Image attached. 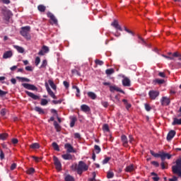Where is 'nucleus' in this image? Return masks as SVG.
<instances>
[{"label": "nucleus", "mask_w": 181, "mask_h": 181, "mask_svg": "<svg viewBox=\"0 0 181 181\" xmlns=\"http://www.w3.org/2000/svg\"><path fill=\"white\" fill-rule=\"evenodd\" d=\"M71 168L73 170H76L78 175H82L83 172L88 170V165L83 161H79L78 165L77 163H74Z\"/></svg>", "instance_id": "obj_1"}, {"label": "nucleus", "mask_w": 181, "mask_h": 181, "mask_svg": "<svg viewBox=\"0 0 181 181\" xmlns=\"http://www.w3.org/2000/svg\"><path fill=\"white\" fill-rule=\"evenodd\" d=\"M176 165L172 167L173 172L181 177V158H178L175 161Z\"/></svg>", "instance_id": "obj_2"}, {"label": "nucleus", "mask_w": 181, "mask_h": 181, "mask_svg": "<svg viewBox=\"0 0 181 181\" xmlns=\"http://www.w3.org/2000/svg\"><path fill=\"white\" fill-rule=\"evenodd\" d=\"M29 32H30V27L25 26L21 28V35L23 36L27 40H30V35H29Z\"/></svg>", "instance_id": "obj_3"}, {"label": "nucleus", "mask_w": 181, "mask_h": 181, "mask_svg": "<svg viewBox=\"0 0 181 181\" xmlns=\"http://www.w3.org/2000/svg\"><path fill=\"white\" fill-rule=\"evenodd\" d=\"M4 21H6V22H9V19H11L12 16H13V14L11 11L7 10L4 11Z\"/></svg>", "instance_id": "obj_4"}, {"label": "nucleus", "mask_w": 181, "mask_h": 181, "mask_svg": "<svg viewBox=\"0 0 181 181\" xmlns=\"http://www.w3.org/2000/svg\"><path fill=\"white\" fill-rule=\"evenodd\" d=\"M148 95L151 100H156V97L159 96V91L158 90H150L148 92Z\"/></svg>", "instance_id": "obj_5"}, {"label": "nucleus", "mask_w": 181, "mask_h": 181, "mask_svg": "<svg viewBox=\"0 0 181 181\" xmlns=\"http://www.w3.org/2000/svg\"><path fill=\"white\" fill-rule=\"evenodd\" d=\"M54 163L57 170H62V163L56 156H54Z\"/></svg>", "instance_id": "obj_6"}, {"label": "nucleus", "mask_w": 181, "mask_h": 181, "mask_svg": "<svg viewBox=\"0 0 181 181\" xmlns=\"http://www.w3.org/2000/svg\"><path fill=\"white\" fill-rule=\"evenodd\" d=\"M65 149H66V152L68 153H76V150H74V148H73V146L70 144H66L64 145Z\"/></svg>", "instance_id": "obj_7"}, {"label": "nucleus", "mask_w": 181, "mask_h": 181, "mask_svg": "<svg viewBox=\"0 0 181 181\" xmlns=\"http://www.w3.org/2000/svg\"><path fill=\"white\" fill-rule=\"evenodd\" d=\"M110 88V91L111 93H115V91H117V93H124V90H122L121 88H118V86L114 85H111L109 86Z\"/></svg>", "instance_id": "obj_8"}, {"label": "nucleus", "mask_w": 181, "mask_h": 181, "mask_svg": "<svg viewBox=\"0 0 181 181\" xmlns=\"http://www.w3.org/2000/svg\"><path fill=\"white\" fill-rule=\"evenodd\" d=\"M22 86L24 87V88H26L27 90H31L32 91H36V90H37V88H36L35 85L30 83H23Z\"/></svg>", "instance_id": "obj_9"}, {"label": "nucleus", "mask_w": 181, "mask_h": 181, "mask_svg": "<svg viewBox=\"0 0 181 181\" xmlns=\"http://www.w3.org/2000/svg\"><path fill=\"white\" fill-rule=\"evenodd\" d=\"M45 88L49 94V95H50V97H52V98H54V100H56V95H54V93H53L52 91V89L50 88V87H49V84L47 83H45Z\"/></svg>", "instance_id": "obj_10"}, {"label": "nucleus", "mask_w": 181, "mask_h": 181, "mask_svg": "<svg viewBox=\"0 0 181 181\" xmlns=\"http://www.w3.org/2000/svg\"><path fill=\"white\" fill-rule=\"evenodd\" d=\"M160 103L162 105H164V106L169 105V104H170V98L166 96H163L160 100Z\"/></svg>", "instance_id": "obj_11"}, {"label": "nucleus", "mask_w": 181, "mask_h": 181, "mask_svg": "<svg viewBox=\"0 0 181 181\" xmlns=\"http://www.w3.org/2000/svg\"><path fill=\"white\" fill-rule=\"evenodd\" d=\"M170 158H172V155L164 152L160 153V159L162 162H164L165 159H170Z\"/></svg>", "instance_id": "obj_12"}, {"label": "nucleus", "mask_w": 181, "mask_h": 181, "mask_svg": "<svg viewBox=\"0 0 181 181\" xmlns=\"http://www.w3.org/2000/svg\"><path fill=\"white\" fill-rule=\"evenodd\" d=\"M123 79H122V84L124 86V87H131V80H129V78H128L127 77H124L123 76Z\"/></svg>", "instance_id": "obj_13"}, {"label": "nucleus", "mask_w": 181, "mask_h": 181, "mask_svg": "<svg viewBox=\"0 0 181 181\" xmlns=\"http://www.w3.org/2000/svg\"><path fill=\"white\" fill-rule=\"evenodd\" d=\"M163 57H165V59H168L169 60H173L174 59L173 57H179L178 60H181V54H180L177 52H174L173 54V57H168V56L163 55Z\"/></svg>", "instance_id": "obj_14"}, {"label": "nucleus", "mask_w": 181, "mask_h": 181, "mask_svg": "<svg viewBox=\"0 0 181 181\" xmlns=\"http://www.w3.org/2000/svg\"><path fill=\"white\" fill-rule=\"evenodd\" d=\"M111 25L113 26V28H115L116 30H120V32H122V28H121L119 24H118V21H117L115 20L111 23Z\"/></svg>", "instance_id": "obj_15"}, {"label": "nucleus", "mask_w": 181, "mask_h": 181, "mask_svg": "<svg viewBox=\"0 0 181 181\" xmlns=\"http://www.w3.org/2000/svg\"><path fill=\"white\" fill-rule=\"evenodd\" d=\"M13 56V52H12V51L9 50V51H6L3 54V59H11V57H12Z\"/></svg>", "instance_id": "obj_16"}, {"label": "nucleus", "mask_w": 181, "mask_h": 181, "mask_svg": "<svg viewBox=\"0 0 181 181\" xmlns=\"http://www.w3.org/2000/svg\"><path fill=\"white\" fill-rule=\"evenodd\" d=\"M175 135H176V132H175L173 130L170 131L167 136V140L171 141V139H173Z\"/></svg>", "instance_id": "obj_17"}, {"label": "nucleus", "mask_w": 181, "mask_h": 181, "mask_svg": "<svg viewBox=\"0 0 181 181\" xmlns=\"http://www.w3.org/2000/svg\"><path fill=\"white\" fill-rule=\"evenodd\" d=\"M62 158H63L64 160H71V159H73V156H71V154H70L69 153H67L62 155Z\"/></svg>", "instance_id": "obj_18"}, {"label": "nucleus", "mask_w": 181, "mask_h": 181, "mask_svg": "<svg viewBox=\"0 0 181 181\" xmlns=\"http://www.w3.org/2000/svg\"><path fill=\"white\" fill-rule=\"evenodd\" d=\"M25 93L27 94V95H28V97L33 98V100H39L40 98L39 96L35 95L33 93L25 91Z\"/></svg>", "instance_id": "obj_19"}, {"label": "nucleus", "mask_w": 181, "mask_h": 181, "mask_svg": "<svg viewBox=\"0 0 181 181\" xmlns=\"http://www.w3.org/2000/svg\"><path fill=\"white\" fill-rule=\"evenodd\" d=\"M47 16L48 18H50L53 23H57V19H56V17H54V15H53V13L49 12L47 13Z\"/></svg>", "instance_id": "obj_20"}, {"label": "nucleus", "mask_w": 181, "mask_h": 181, "mask_svg": "<svg viewBox=\"0 0 181 181\" xmlns=\"http://www.w3.org/2000/svg\"><path fill=\"white\" fill-rule=\"evenodd\" d=\"M81 111H83V112H90V107H88V105H82L81 106Z\"/></svg>", "instance_id": "obj_21"}, {"label": "nucleus", "mask_w": 181, "mask_h": 181, "mask_svg": "<svg viewBox=\"0 0 181 181\" xmlns=\"http://www.w3.org/2000/svg\"><path fill=\"white\" fill-rule=\"evenodd\" d=\"M135 170V166L134 165H130L126 167L125 172L131 173Z\"/></svg>", "instance_id": "obj_22"}, {"label": "nucleus", "mask_w": 181, "mask_h": 181, "mask_svg": "<svg viewBox=\"0 0 181 181\" xmlns=\"http://www.w3.org/2000/svg\"><path fill=\"white\" fill-rule=\"evenodd\" d=\"M48 83L49 84L51 88H52V90H54V91H56L57 86H56V84H54V82H53L52 80H49L48 81Z\"/></svg>", "instance_id": "obj_23"}, {"label": "nucleus", "mask_w": 181, "mask_h": 181, "mask_svg": "<svg viewBox=\"0 0 181 181\" xmlns=\"http://www.w3.org/2000/svg\"><path fill=\"white\" fill-rule=\"evenodd\" d=\"M121 138H122V141L123 142L124 146H127V145H128V139L127 138V136L122 135Z\"/></svg>", "instance_id": "obj_24"}, {"label": "nucleus", "mask_w": 181, "mask_h": 181, "mask_svg": "<svg viewBox=\"0 0 181 181\" xmlns=\"http://www.w3.org/2000/svg\"><path fill=\"white\" fill-rule=\"evenodd\" d=\"M14 49L18 52V53H24L25 52V49L22 47H19L18 45H14L13 46Z\"/></svg>", "instance_id": "obj_25"}, {"label": "nucleus", "mask_w": 181, "mask_h": 181, "mask_svg": "<svg viewBox=\"0 0 181 181\" xmlns=\"http://www.w3.org/2000/svg\"><path fill=\"white\" fill-rule=\"evenodd\" d=\"M88 97L91 98V100H95L97 95L94 92H88Z\"/></svg>", "instance_id": "obj_26"}, {"label": "nucleus", "mask_w": 181, "mask_h": 181, "mask_svg": "<svg viewBox=\"0 0 181 181\" xmlns=\"http://www.w3.org/2000/svg\"><path fill=\"white\" fill-rule=\"evenodd\" d=\"M30 148L31 149H39V148H40V144H39L38 143H34L30 145Z\"/></svg>", "instance_id": "obj_27"}, {"label": "nucleus", "mask_w": 181, "mask_h": 181, "mask_svg": "<svg viewBox=\"0 0 181 181\" xmlns=\"http://www.w3.org/2000/svg\"><path fill=\"white\" fill-rule=\"evenodd\" d=\"M76 121H77V118L76 117H71V123H70L71 128H73V127H74Z\"/></svg>", "instance_id": "obj_28"}, {"label": "nucleus", "mask_w": 181, "mask_h": 181, "mask_svg": "<svg viewBox=\"0 0 181 181\" xmlns=\"http://www.w3.org/2000/svg\"><path fill=\"white\" fill-rule=\"evenodd\" d=\"M173 125H181V119L174 118Z\"/></svg>", "instance_id": "obj_29"}, {"label": "nucleus", "mask_w": 181, "mask_h": 181, "mask_svg": "<svg viewBox=\"0 0 181 181\" xmlns=\"http://www.w3.org/2000/svg\"><path fill=\"white\" fill-rule=\"evenodd\" d=\"M34 110L36 111V112H38V114H45V110H43L42 107H35Z\"/></svg>", "instance_id": "obj_30"}, {"label": "nucleus", "mask_w": 181, "mask_h": 181, "mask_svg": "<svg viewBox=\"0 0 181 181\" xmlns=\"http://www.w3.org/2000/svg\"><path fill=\"white\" fill-rule=\"evenodd\" d=\"M151 176H154L152 177L153 181H159V177H158V174L153 172L151 173Z\"/></svg>", "instance_id": "obj_31"}, {"label": "nucleus", "mask_w": 181, "mask_h": 181, "mask_svg": "<svg viewBox=\"0 0 181 181\" xmlns=\"http://www.w3.org/2000/svg\"><path fill=\"white\" fill-rule=\"evenodd\" d=\"M16 78L17 80H21V81H25L27 83H29L30 81V79L21 76H17Z\"/></svg>", "instance_id": "obj_32"}, {"label": "nucleus", "mask_w": 181, "mask_h": 181, "mask_svg": "<svg viewBox=\"0 0 181 181\" xmlns=\"http://www.w3.org/2000/svg\"><path fill=\"white\" fill-rule=\"evenodd\" d=\"M6 138H8V134L6 133L0 134V139H1L2 141H5Z\"/></svg>", "instance_id": "obj_33"}, {"label": "nucleus", "mask_w": 181, "mask_h": 181, "mask_svg": "<svg viewBox=\"0 0 181 181\" xmlns=\"http://www.w3.org/2000/svg\"><path fill=\"white\" fill-rule=\"evenodd\" d=\"M37 9L40 12H45V11H46V7L43 5H39Z\"/></svg>", "instance_id": "obj_34"}, {"label": "nucleus", "mask_w": 181, "mask_h": 181, "mask_svg": "<svg viewBox=\"0 0 181 181\" xmlns=\"http://www.w3.org/2000/svg\"><path fill=\"white\" fill-rule=\"evenodd\" d=\"M65 180L66 181H74V177H73V176H71L70 175H67L65 177Z\"/></svg>", "instance_id": "obj_35"}, {"label": "nucleus", "mask_w": 181, "mask_h": 181, "mask_svg": "<svg viewBox=\"0 0 181 181\" xmlns=\"http://www.w3.org/2000/svg\"><path fill=\"white\" fill-rule=\"evenodd\" d=\"M54 128L57 129V132H60V125L59 124V123H57V122H54Z\"/></svg>", "instance_id": "obj_36"}, {"label": "nucleus", "mask_w": 181, "mask_h": 181, "mask_svg": "<svg viewBox=\"0 0 181 181\" xmlns=\"http://www.w3.org/2000/svg\"><path fill=\"white\" fill-rule=\"evenodd\" d=\"M32 158L35 160V162H36L37 163H38V162H40V160H42V157H37V156H33Z\"/></svg>", "instance_id": "obj_37"}, {"label": "nucleus", "mask_w": 181, "mask_h": 181, "mask_svg": "<svg viewBox=\"0 0 181 181\" xmlns=\"http://www.w3.org/2000/svg\"><path fill=\"white\" fill-rule=\"evenodd\" d=\"M52 147L55 151H60V148H59V145H57V143L56 142L52 143Z\"/></svg>", "instance_id": "obj_38"}, {"label": "nucleus", "mask_w": 181, "mask_h": 181, "mask_svg": "<svg viewBox=\"0 0 181 181\" xmlns=\"http://www.w3.org/2000/svg\"><path fill=\"white\" fill-rule=\"evenodd\" d=\"M154 83H157V84H163V83H165V80L156 78L155 79Z\"/></svg>", "instance_id": "obj_39"}, {"label": "nucleus", "mask_w": 181, "mask_h": 181, "mask_svg": "<svg viewBox=\"0 0 181 181\" xmlns=\"http://www.w3.org/2000/svg\"><path fill=\"white\" fill-rule=\"evenodd\" d=\"M114 71H115L113 69H109L105 71V73L107 74V76H110V74H113Z\"/></svg>", "instance_id": "obj_40"}, {"label": "nucleus", "mask_w": 181, "mask_h": 181, "mask_svg": "<svg viewBox=\"0 0 181 181\" xmlns=\"http://www.w3.org/2000/svg\"><path fill=\"white\" fill-rule=\"evenodd\" d=\"M95 153H100L101 152V148H100L98 146L95 145Z\"/></svg>", "instance_id": "obj_41"}, {"label": "nucleus", "mask_w": 181, "mask_h": 181, "mask_svg": "<svg viewBox=\"0 0 181 181\" xmlns=\"http://www.w3.org/2000/svg\"><path fill=\"white\" fill-rule=\"evenodd\" d=\"M46 66H47V61L46 59H44L40 66V69H44L45 67H46Z\"/></svg>", "instance_id": "obj_42"}, {"label": "nucleus", "mask_w": 181, "mask_h": 181, "mask_svg": "<svg viewBox=\"0 0 181 181\" xmlns=\"http://www.w3.org/2000/svg\"><path fill=\"white\" fill-rule=\"evenodd\" d=\"M73 88H76V93H77L76 94V97H80V88H78V87H77L76 86H74Z\"/></svg>", "instance_id": "obj_43"}, {"label": "nucleus", "mask_w": 181, "mask_h": 181, "mask_svg": "<svg viewBox=\"0 0 181 181\" xmlns=\"http://www.w3.org/2000/svg\"><path fill=\"white\" fill-rule=\"evenodd\" d=\"M144 107H145V110L147 111H151V110H152V107H151V105H149V104L148 103H145Z\"/></svg>", "instance_id": "obj_44"}, {"label": "nucleus", "mask_w": 181, "mask_h": 181, "mask_svg": "<svg viewBox=\"0 0 181 181\" xmlns=\"http://www.w3.org/2000/svg\"><path fill=\"white\" fill-rule=\"evenodd\" d=\"M48 101L46 99H41V105H47Z\"/></svg>", "instance_id": "obj_45"}, {"label": "nucleus", "mask_w": 181, "mask_h": 181, "mask_svg": "<svg viewBox=\"0 0 181 181\" xmlns=\"http://www.w3.org/2000/svg\"><path fill=\"white\" fill-rule=\"evenodd\" d=\"M27 173H28V175H32V173H35V168H29V169L27 170Z\"/></svg>", "instance_id": "obj_46"}, {"label": "nucleus", "mask_w": 181, "mask_h": 181, "mask_svg": "<svg viewBox=\"0 0 181 181\" xmlns=\"http://www.w3.org/2000/svg\"><path fill=\"white\" fill-rule=\"evenodd\" d=\"M107 179H112V177H114V173L112 172L107 173Z\"/></svg>", "instance_id": "obj_47"}, {"label": "nucleus", "mask_w": 181, "mask_h": 181, "mask_svg": "<svg viewBox=\"0 0 181 181\" xmlns=\"http://www.w3.org/2000/svg\"><path fill=\"white\" fill-rule=\"evenodd\" d=\"M124 30L127 32V33H129L130 35H132V36H135V34L134 33V32L127 28V27H124Z\"/></svg>", "instance_id": "obj_48"}, {"label": "nucleus", "mask_w": 181, "mask_h": 181, "mask_svg": "<svg viewBox=\"0 0 181 181\" xmlns=\"http://www.w3.org/2000/svg\"><path fill=\"white\" fill-rule=\"evenodd\" d=\"M111 158L110 157H106L102 162L103 165H105L107 163H108V161L110 160Z\"/></svg>", "instance_id": "obj_49"}, {"label": "nucleus", "mask_w": 181, "mask_h": 181, "mask_svg": "<svg viewBox=\"0 0 181 181\" xmlns=\"http://www.w3.org/2000/svg\"><path fill=\"white\" fill-rule=\"evenodd\" d=\"M40 63V57H37L35 61V66H39Z\"/></svg>", "instance_id": "obj_50"}, {"label": "nucleus", "mask_w": 181, "mask_h": 181, "mask_svg": "<svg viewBox=\"0 0 181 181\" xmlns=\"http://www.w3.org/2000/svg\"><path fill=\"white\" fill-rule=\"evenodd\" d=\"M103 131H105V132H108V131H110V128L108 127L107 124H104L103 127Z\"/></svg>", "instance_id": "obj_51"}, {"label": "nucleus", "mask_w": 181, "mask_h": 181, "mask_svg": "<svg viewBox=\"0 0 181 181\" xmlns=\"http://www.w3.org/2000/svg\"><path fill=\"white\" fill-rule=\"evenodd\" d=\"M139 43H142V45H146V42L144 39H142L140 36H139Z\"/></svg>", "instance_id": "obj_52"}, {"label": "nucleus", "mask_w": 181, "mask_h": 181, "mask_svg": "<svg viewBox=\"0 0 181 181\" xmlns=\"http://www.w3.org/2000/svg\"><path fill=\"white\" fill-rule=\"evenodd\" d=\"M95 64H98L99 66H103V64H104V62H103V61L96 59V60H95Z\"/></svg>", "instance_id": "obj_53"}, {"label": "nucleus", "mask_w": 181, "mask_h": 181, "mask_svg": "<svg viewBox=\"0 0 181 181\" xmlns=\"http://www.w3.org/2000/svg\"><path fill=\"white\" fill-rule=\"evenodd\" d=\"M0 2L5 4L6 5H9L11 4V1L9 0H0Z\"/></svg>", "instance_id": "obj_54"}, {"label": "nucleus", "mask_w": 181, "mask_h": 181, "mask_svg": "<svg viewBox=\"0 0 181 181\" xmlns=\"http://www.w3.org/2000/svg\"><path fill=\"white\" fill-rule=\"evenodd\" d=\"M42 50L44 51V53H48L49 52V47L46 46L42 47Z\"/></svg>", "instance_id": "obj_55"}, {"label": "nucleus", "mask_w": 181, "mask_h": 181, "mask_svg": "<svg viewBox=\"0 0 181 181\" xmlns=\"http://www.w3.org/2000/svg\"><path fill=\"white\" fill-rule=\"evenodd\" d=\"M16 163H13V164H11V167H10V169H11V170H15V169H16Z\"/></svg>", "instance_id": "obj_56"}, {"label": "nucleus", "mask_w": 181, "mask_h": 181, "mask_svg": "<svg viewBox=\"0 0 181 181\" xmlns=\"http://www.w3.org/2000/svg\"><path fill=\"white\" fill-rule=\"evenodd\" d=\"M101 104L105 108H107V107H108V102L102 101Z\"/></svg>", "instance_id": "obj_57"}, {"label": "nucleus", "mask_w": 181, "mask_h": 181, "mask_svg": "<svg viewBox=\"0 0 181 181\" xmlns=\"http://www.w3.org/2000/svg\"><path fill=\"white\" fill-rule=\"evenodd\" d=\"M129 139L130 144H134L135 142V140H134V137H132V135L129 136Z\"/></svg>", "instance_id": "obj_58"}, {"label": "nucleus", "mask_w": 181, "mask_h": 181, "mask_svg": "<svg viewBox=\"0 0 181 181\" xmlns=\"http://www.w3.org/2000/svg\"><path fill=\"white\" fill-rule=\"evenodd\" d=\"M71 73L72 74H77L78 76H80V72H78V71H77L76 69H72Z\"/></svg>", "instance_id": "obj_59"}, {"label": "nucleus", "mask_w": 181, "mask_h": 181, "mask_svg": "<svg viewBox=\"0 0 181 181\" xmlns=\"http://www.w3.org/2000/svg\"><path fill=\"white\" fill-rule=\"evenodd\" d=\"M7 93H8L7 92L0 89V97H3V95H6Z\"/></svg>", "instance_id": "obj_60"}, {"label": "nucleus", "mask_w": 181, "mask_h": 181, "mask_svg": "<svg viewBox=\"0 0 181 181\" xmlns=\"http://www.w3.org/2000/svg\"><path fill=\"white\" fill-rule=\"evenodd\" d=\"M74 138H76V139H80L81 138V136L78 133H75Z\"/></svg>", "instance_id": "obj_61"}, {"label": "nucleus", "mask_w": 181, "mask_h": 181, "mask_svg": "<svg viewBox=\"0 0 181 181\" xmlns=\"http://www.w3.org/2000/svg\"><path fill=\"white\" fill-rule=\"evenodd\" d=\"M25 70H27V71H33V68L30 66H28L25 67Z\"/></svg>", "instance_id": "obj_62"}, {"label": "nucleus", "mask_w": 181, "mask_h": 181, "mask_svg": "<svg viewBox=\"0 0 181 181\" xmlns=\"http://www.w3.org/2000/svg\"><path fill=\"white\" fill-rule=\"evenodd\" d=\"M160 166H161L162 169H166V164H165V162L163 161L160 163Z\"/></svg>", "instance_id": "obj_63"}, {"label": "nucleus", "mask_w": 181, "mask_h": 181, "mask_svg": "<svg viewBox=\"0 0 181 181\" xmlns=\"http://www.w3.org/2000/svg\"><path fill=\"white\" fill-rule=\"evenodd\" d=\"M1 115H5L6 114V109H2L1 110Z\"/></svg>", "instance_id": "obj_64"}]
</instances>
